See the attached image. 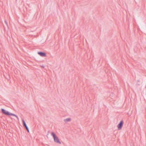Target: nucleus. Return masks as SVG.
Listing matches in <instances>:
<instances>
[{"mask_svg":"<svg viewBox=\"0 0 146 146\" xmlns=\"http://www.w3.org/2000/svg\"><path fill=\"white\" fill-rule=\"evenodd\" d=\"M54 142L57 143L61 144V142L60 141L58 137L56 136L54 138Z\"/></svg>","mask_w":146,"mask_h":146,"instance_id":"nucleus-5","label":"nucleus"},{"mask_svg":"<svg viewBox=\"0 0 146 146\" xmlns=\"http://www.w3.org/2000/svg\"><path fill=\"white\" fill-rule=\"evenodd\" d=\"M71 119L70 118H67L66 119H64V121L65 122H66L71 121Z\"/></svg>","mask_w":146,"mask_h":146,"instance_id":"nucleus-6","label":"nucleus"},{"mask_svg":"<svg viewBox=\"0 0 146 146\" xmlns=\"http://www.w3.org/2000/svg\"><path fill=\"white\" fill-rule=\"evenodd\" d=\"M22 121L23 122V124L24 127L26 129L27 131L28 132H29V128L27 126L25 121L24 119H22Z\"/></svg>","mask_w":146,"mask_h":146,"instance_id":"nucleus-3","label":"nucleus"},{"mask_svg":"<svg viewBox=\"0 0 146 146\" xmlns=\"http://www.w3.org/2000/svg\"><path fill=\"white\" fill-rule=\"evenodd\" d=\"M123 124V120H121L117 125L118 129L120 130L122 129V127Z\"/></svg>","mask_w":146,"mask_h":146,"instance_id":"nucleus-2","label":"nucleus"},{"mask_svg":"<svg viewBox=\"0 0 146 146\" xmlns=\"http://www.w3.org/2000/svg\"><path fill=\"white\" fill-rule=\"evenodd\" d=\"M51 135L53 137V138L56 136V135L53 132H52L51 133Z\"/></svg>","mask_w":146,"mask_h":146,"instance_id":"nucleus-7","label":"nucleus"},{"mask_svg":"<svg viewBox=\"0 0 146 146\" xmlns=\"http://www.w3.org/2000/svg\"><path fill=\"white\" fill-rule=\"evenodd\" d=\"M38 54L42 57H46V54L44 52H38Z\"/></svg>","mask_w":146,"mask_h":146,"instance_id":"nucleus-4","label":"nucleus"},{"mask_svg":"<svg viewBox=\"0 0 146 146\" xmlns=\"http://www.w3.org/2000/svg\"><path fill=\"white\" fill-rule=\"evenodd\" d=\"M2 113L7 115H12L16 117L17 118H18V117L16 115L10 113L8 111H6L4 109L2 108L1 109Z\"/></svg>","mask_w":146,"mask_h":146,"instance_id":"nucleus-1","label":"nucleus"},{"mask_svg":"<svg viewBox=\"0 0 146 146\" xmlns=\"http://www.w3.org/2000/svg\"><path fill=\"white\" fill-rule=\"evenodd\" d=\"M4 22L6 25L8 27V23L7 21L6 20H5Z\"/></svg>","mask_w":146,"mask_h":146,"instance_id":"nucleus-8","label":"nucleus"}]
</instances>
